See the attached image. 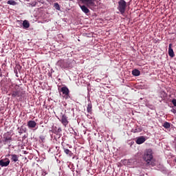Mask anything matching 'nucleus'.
<instances>
[{"instance_id":"nucleus-15","label":"nucleus","mask_w":176,"mask_h":176,"mask_svg":"<svg viewBox=\"0 0 176 176\" xmlns=\"http://www.w3.org/2000/svg\"><path fill=\"white\" fill-rule=\"evenodd\" d=\"M131 133H141V131H142V129H141V128L140 127H138V128H135V129H131Z\"/></svg>"},{"instance_id":"nucleus-6","label":"nucleus","mask_w":176,"mask_h":176,"mask_svg":"<svg viewBox=\"0 0 176 176\" xmlns=\"http://www.w3.org/2000/svg\"><path fill=\"white\" fill-rule=\"evenodd\" d=\"M61 115L62 116L60 118V122L65 127H67V126H68V123H69V121H68V117L67 115L63 114V113H61Z\"/></svg>"},{"instance_id":"nucleus-4","label":"nucleus","mask_w":176,"mask_h":176,"mask_svg":"<svg viewBox=\"0 0 176 176\" xmlns=\"http://www.w3.org/2000/svg\"><path fill=\"white\" fill-rule=\"evenodd\" d=\"M126 8H127V3L124 0H120L118 1V6L117 8L121 14L126 13Z\"/></svg>"},{"instance_id":"nucleus-26","label":"nucleus","mask_w":176,"mask_h":176,"mask_svg":"<svg viewBox=\"0 0 176 176\" xmlns=\"http://www.w3.org/2000/svg\"><path fill=\"white\" fill-rule=\"evenodd\" d=\"M171 112H173V113H176V109H172Z\"/></svg>"},{"instance_id":"nucleus-27","label":"nucleus","mask_w":176,"mask_h":176,"mask_svg":"<svg viewBox=\"0 0 176 176\" xmlns=\"http://www.w3.org/2000/svg\"><path fill=\"white\" fill-rule=\"evenodd\" d=\"M1 74H2V69H1V68H0V75H1Z\"/></svg>"},{"instance_id":"nucleus-12","label":"nucleus","mask_w":176,"mask_h":176,"mask_svg":"<svg viewBox=\"0 0 176 176\" xmlns=\"http://www.w3.org/2000/svg\"><path fill=\"white\" fill-rule=\"evenodd\" d=\"M173 44L170 43L168 45V55L170 57H174L175 54H174V50H173Z\"/></svg>"},{"instance_id":"nucleus-10","label":"nucleus","mask_w":176,"mask_h":176,"mask_svg":"<svg viewBox=\"0 0 176 176\" xmlns=\"http://www.w3.org/2000/svg\"><path fill=\"white\" fill-rule=\"evenodd\" d=\"M28 127L29 129H35V127H36V122H35L34 120L28 121Z\"/></svg>"},{"instance_id":"nucleus-2","label":"nucleus","mask_w":176,"mask_h":176,"mask_svg":"<svg viewBox=\"0 0 176 176\" xmlns=\"http://www.w3.org/2000/svg\"><path fill=\"white\" fill-rule=\"evenodd\" d=\"M11 96L13 98H16V97L22 98L25 96V91H23L21 89L20 86L16 85L13 88L11 89Z\"/></svg>"},{"instance_id":"nucleus-18","label":"nucleus","mask_w":176,"mask_h":176,"mask_svg":"<svg viewBox=\"0 0 176 176\" xmlns=\"http://www.w3.org/2000/svg\"><path fill=\"white\" fill-rule=\"evenodd\" d=\"M63 151L66 155H69V156H72V151L67 148H63Z\"/></svg>"},{"instance_id":"nucleus-19","label":"nucleus","mask_w":176,"mask_h":176,"mask_svg":"<svg viewBox=\"0 0 176 176\" xmlns=\"http://www.w3.org/2000/svg\"><path fill=\"white\" fill-rule=\"evenodd\" d=\"M54 8H55L56 10H60V4H58V3H54Z\"/></svg>"},{"instance_id":"nucleus-24","label":"nucleus","mask_w":176,"mask_h":176,"mask_svg":"<svg viewBox=\"0 0 176 176\" xmlns=\"http://www.w3.org/2000/svg\"><path fill=\"white\" fill-rule=\"evenodd\" d=\"M25 131H26L25 129H24L23 128H20L19 133V134H23V133H25Z\"/></svg>"},{"instance_id":"nucleus-5","label":"nucleus","mask_w":176,"mask_h":176,"mask_svg":"<svg viewBox=\"0 0 176 176\" xmlns=\"http://www.w3.org/2000/svg\"><path fill=\"white\" fill-rule=\"evenodd\" d=\"M60 91L63 95V98L65 100H68L69 98H71V96H69V89L67 87H63L60 89Z\"/></svg>"},{"instance_id":"nucleus-8","label":"nucleus","mask_w":176,"mask_h":176,"mask_svg":"<svg viewBox=\"0 0 176 176\" xmlns=\"http://www.w3.org/2000/svg\"><path fill=\"white\" fill-rule=\"evenodd\" d=\"M10 164V160L9 158H4L0 160V166L1 167H8Z\"/></svg>"},{"instance_id":"nucleus-11","label":"nucleus","mask_w":176,"mask_h":176,"mask_svg":"<svg viewBox=\"0 0 176 176\" xmlns=\"http://www.w3.org/2000/svg\"><path fill=\"white\" fill-rule=\"evenodd\" d=\"M8 156H10L11 157V161L12 162H14V163H16V162H19V156L16 155V154H8Z\"/></svg>"},{"instance_id":"nucleus-22","label":"nucleus","mask_w":176,"mask_h":176,"mask_svg":"<svg viewBox=\"0 0 176 176\" xmlns=\"http://www.w3.org/2000/svg\"><path fill=\"white\" fill-rule=\"evenodd\" d=\"M61 131H63V129H61V128H58L56 131H55V132H54V134H57V135H58V134H60V133H61Z\"/></svg>"},{"instance_id":"nucleus-1","label":"nucleus","mask_w":176,"mask_h":176,"mask_svg":"<svg viewBox=\"0 0 176 176\" xmlns=\"http://www.w3.org/2000/svg\"><path fill=\"white\" fill-rule=\"evenodd\" d=\"M82 3H84L83 6L80 5V3H78V5L83 13L85 14H87L88 13H90V10L87 8H90V6H94V0H80ZM86 5V6H85Z\"/></svg>"},{"instance_id":"nucleus-17","label":"nucleus","mask_w":176,"mask_h":176,"mask_svg":"<svg viewBox=\"0 0 176 176\" xmlns=\"http://www.w3.org/2000/svg\"><path fill=\"white\" fill-rule=\"evenodd\" d=\"M8 5H12V6H15V5H17V3L14 0H8L7 1Z\"/></svg>"},{"instance_id":"nucleus-14","label":"nucleus","mask_w":176,"mask_h":176,"mask_svg":"<svg viewBox=\"0 0 176 176\" xmlns=\"http://www.w3.org/2000/svg\"><path fill=\"white\" fill-rule=\"evenodd\" d=\"M92 109H93V104H91V102H90L87 104V111L88 112V113H91Z\"/></svg>"},{"instance_id":"nucleus-23","label":"nucleus","mask_w":176,"mask_h":176,"mask_svg":"<svg viewBox=\"0 0 176 176\" xmlns=\"http://www.w3.org/2000/svg\"><path fill=\"white\" fill-rule=\"evenodd\" d=\"M36 3H38L36 2V1H33V2L30 3H29V5H30V6L35 7V6H36Z\"/></svg>"},{"instance_id":"nucleus-21","label":"nucleus","mask_w":176,"mask_h":176,"mask_svg":"<svg viewBox=\"0 0 176 176\" xmlns=\"http://www.w3.org/2000/svg\"><path fill=\"white\" fill-rule=\"evenodd\" d=\"M39 138H40L41 142H45V140H46V136L41 135H40Z\"/></svg>"},{"instance_id":"nucleus-3","label":"nucleus","mask_w":176,"mask_h":176,"mask_svg":"<svg viewBox=\"0 0 176 176\" xmlns=\"http://www.w3.org/2000/svg\"><path fill=\"white\" fill-rule=\"evenodd\" d=\"M142 159L146 162L147 166H151V162L153 160V151L151 148L146 149L144 152Z\"/></svg>"},{"instance_id":"nucleus-7","label":"nucleus","mask_w":176,"mask_h":176,"mask_svg":"<svg viewBox=\"0 0 176 176\" xmlns=\"http://www.w3.org/2000/svg\"><path fill=\"white\" fill-rule=\"evenodd\" d=\"M10 141H12V136H10L9 133H5L3 138V142L4 145H6V144H10Z\"/></svg>"},{"instance_id":"nucleus-20","label":"nucleus","mask_w":176,"mask_h":176,"mask_svg":"<svg viewBox=\"0 0 176 176\" xmlns=\"http://www.w3.org/2000/svg\"><path fill=\"white\" fill-rule=\"evenodd\" d=\"M163 126L164 127V129H170V125L168 122H164Z\"/></svg>"},{"instance_id":"nucleus-9","label":"nucleus","mask_w":176,"mask_h":176,"mask_svg":"<svg viewBox=\"0 0 176 176\" xmlns=\"http://www.w3.org/2000/svg\"><path fill=\"white\" fill-rule=\"evenodd\" d=\"M146 141V139L144 136H140L136 138L135 142L138 145H141V144H144Z\"/></svg>"},{"instance_id":"nucleus-13","label":"nucleus","mask_w":176,"mask_h":176,"mask_svg":"<svg viewBox=\"0 0 176 176\" xmlns=\"http://www.w3.org/2000/svg\"><path fill=\"white\" fill-rule=\"evenodd\" d=\"M132 75H133V76H140V75H141V72L137 69H135L132 71Z\"/></svg>"},{"instance_id":"nucleus-16","label":"nucleus","mask_w":176,"mask_h":176,"mask_svg":"<svg viewBox=\"0 0 176 176\" xmlns=\"http://www.w3.org/2000/svg\"><path fill=\"white\" fill-rule=\"evenodd\" d=\"M23 28H30V22L28 21H24L23 22Z\"/></svg>"},{"instance_id":"nucleus-25","label":"nucleus","mask_w":176,"mask_h":176,"mask_svg":"<svg viewBox=\"0 0 176 176\" xmlns=\"http://www.w3.org/2000/svg\"><path fill=\"white\" fill-rule=\"evenodd\" d=\"M171 102L173 104L174 107H176V99L172 100Z\"/></svg>"}]
</instances>
